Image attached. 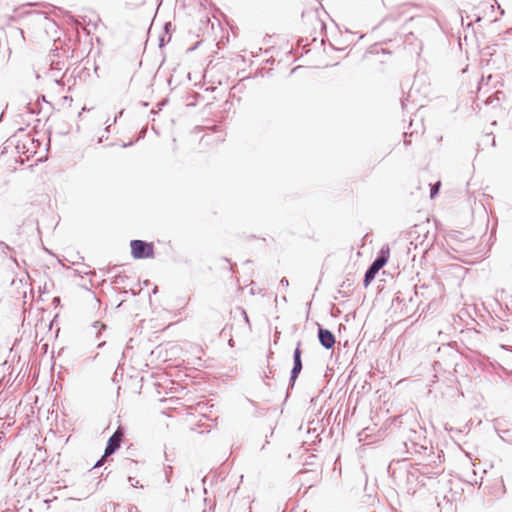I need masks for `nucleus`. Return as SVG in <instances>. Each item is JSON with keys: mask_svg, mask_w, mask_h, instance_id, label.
Returning <instances> with one entry per match:
<instances>
[{"mask_svg": "<svg viewBox=\"0 0 512 512\" xmlns=\"http://www.w3.org/2000/svg\"><path fill=\"white\" fill-rule=\"evenodd\" d=\"M131 255L135 259L153 258L154 245L142 240H132L130 243Z\"/></svg>", "mask_w": 512, "mask_h": 512, "instance_id": "obj_1", "label": "nucleus"}, {"mask_svg": "<svg viewBox=\"0 0 512 512\" xmlns=\"http://www.w3.org/2000/svg\"><path fill=\"white\" fill-rule=\"evenodd\" d=\"M389 252L386 253L382 252V255L378 257L373 264L370 266V268L367 270L365 277H364V286L367 287L375 278L378 271L383 268V266L388 261Z\"/></svg>", "mask_w": 512, "mask_h": 512, "instance_id": "obj_2", "label": "nucleus"}, {"mask_svg": "<svg viewBox=\"0 0 512 512\" xmlns=\"http://www.w3.org/2000/svg\"><path fill=\"white\" fill-rule=\"evenodd\" d=\"M123 437V430L119 427L108 440L104 456H109L114 453L120 447Z\"/></svg>", "mask_w": 512, "mask_h": 512, "instance_id": "obj_3", "label": "nucleus"}, {"mask_svg": "<svg viewBox=\"0 0 512 512\" xmlns=\"http://www.w3.org/2000/svg\"><path fill=\"white\" fill-rule=\"evenodd\" d=\"M319 341L326 348L331 349L335 344V336L327 329H319Z\"/></svg>", "mask_w": 512, "mask_h": 512, "instance_id": "obj_4", "label": "nucleus"}, {"mask_svg": "<svg viewBox=\"0 0 512 512\" xmlns=\"http://www.w3.org/2000/svg\"><path fill=\"white\" fill-rule=\"evenodd\" d=\"M302 369V362H301V350H300V344L296 347L294 351V367L291 372V378L294 380L298 374L300 373Z\"/></svg>", "mask_w": 512, "mask_h": 512, "instance_id": "obj_5", "label": "nucleus"}, {"mask_svg": "<svg viewBox=\"0 0 512 512\" xmlns=\"http://www.w3.org/2000/svg\"><path fill=\"white\" fill-rule=\"evenodd\" d=\"M441 182L438 181L436 184H434L431 188V198H434L435 195L438 193L440 188Z\"/></svg>", "mask_w": 512, "mask_h": 512, "instance_id": "obj_6", "label": "nucleus"}, {"mask_svg": "<svg viewBox=\"0 0 512 512\" xmlns=\"http://www.w3.org/2000/svg\"><path fill=\"white\" fill-rule=\"evenodd\" d=\"M502 493H506V487L504 484H502Z\"/></svg>", "mask_w": 512, "mask_h": 512, "instance_id": "obj_7", "label": "nucleus"}]
</instances>
